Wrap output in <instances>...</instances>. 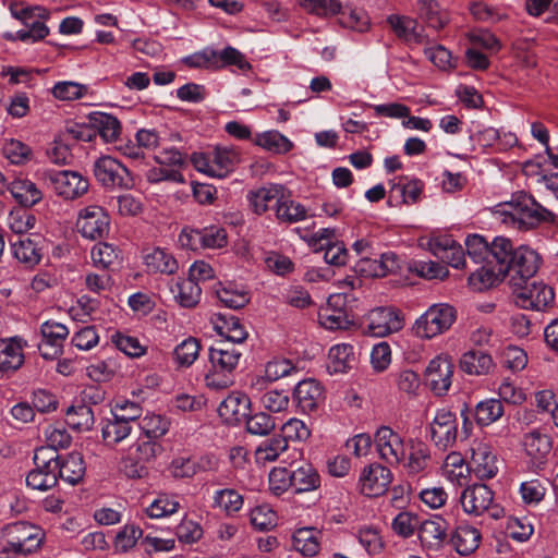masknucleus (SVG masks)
Masks as SVG:
<instances>
[{"label": "nucleus", "mask_w": 558, "mask_h": 558, "mask_svg": "<svg viewBox=\"0 0 558 558\" xmlns=\"http://www.w3.org/2000/svg\"><path fill=\"white\" fill-rule=\"evenodd\" d=\"M12 15L22 21L27 27L16 33L5 34L4 37L10 40H21L24 43H36L44 39L49 34V28L44 23L49 17V11L43 7L24 8L20 11H11Z\"/></svg>", "instance_id": "7"}, {"label": "nucleus", "mask_w": 558, "mask_h": 558, "mask_svg": "<svg viewBox=\"0 0 558 558\" xmlns=\"http://www.w3.org/2000/svg\"><path fill=\"white\" fill-rule=\"evenodd\" d=\"M495 215L504 223L512 225L522 231L534 229L543 222L554 220L551 211L525 193L517 194L510 202L499 204Z\"/></svg>", "instance_id": "2"}, {"label": "nucleus", "mask_w": 558, "mask_h": 558, "mask_svg": "<svg viewBox=\"0 0 558 558\" xmlns=\"http://www.w3.org/2000/svg\"><path fill=\"white\" fill-rule=\"evenodd\" d=\"M462 372L468 375H487L495 367L493 357L481 350H470L462 354L459 361Z\"/></svg>", "instance_id": "30"}, {"label": "nucleus", "mask_w": 558, "mask_h": 558, "mask_svg": "<svg viewBox=\"0 0 558 558\" xmlns=\"http://www.w3.org/2000/svg\"><path fill=\"white\" fill-rule=\"evenodd\" d=\"M24 362L22 339L14 337L0 341V371L14 372Z\"/></svg>", "instance_id": "33"}, {"label": "nucleus", "mask_w": 558, "mask_h": 558, "mask_svg": "<svg viewBox=\"0 0 558 558\" xmlns=\"http://www.w3.org/2000/svg\"><path fill=\"white\" fill-rule=\"evenodd\" d=\"M409 450V461L407 463L409 473L417 474L424 471L430 461L428 446L420 440H411Z\"/></svg>", "instance_id": "44"}, {"label": "nucleus", "mask_w": 558, "mask_h": 558, "mask_svg": "<svg viewBox=\"0 0 558 558\" xmlns=\"http://www.w3.org/2000/svg\"><path fill=\"white\" fill-rule=\"evenodd\" d=\"M375 442L380 458L388 463H398L404 456L402 438L389 426H381L377 429Z\"/></svg>", "instance_id": "20"}, {"label": "nucleus", "mask_w": 558, "mask_h": 558, "mask_svg": "<svg viewBox=\"0 0 558 558\" xmlns=\"http://www.w3.org/2000/svg\"><path fill=\"white\" fill-rule=\"evenodd\" d=\"M504 414V405L498 399H488L480 402L475 408V420L478 425L487 426Z\"/></svg>", "instance_id": "46"}, {"label": "nucleus", "mask_w": 558, "mask_h": 558, "mask_svg": "<svg viewBox=\"0 0 558 558\" xmlns=\"http://www.w3.org/2000/svg\"><path fill=\"white\" fill-rule=\"evenodd\" d=\"M13 198L24 207H32L43 198L41 191L37 185L27 179H15L9 185Z\"/></svg>", "instance_id": "34"}, {"label": "nucleus", "mask_w": 558, "mask_h": 558, "mask_svg": "<svg viewBox=\"0 0 558 558\" xmlns=\"http://www.w3.org/2000/svg\"><path fill=\"white\" fill-rule=\"evenodd\" d=\"M134 425L120 418L112 413V420H109L102 427V438L109 445H116L124 440L133 430Z\"/></svg>", "instance_id": "41"}, {"label": "nucleus", "mask_w": 558, "mask_h": 558, "mask_svg": "<svg viewBox=\"0 0 558 558\" xmlns=\"http://www.w3.org/2000/svg\"><path fill=\"white\" fill-rule=\"evenodd\" d=\"M43 340L38 344L40 355L52 360L62 353L63 342L69 336V329L57 322H45L40 327Z\"/></svg>", "instance_id": "18"}, {"label": "nucleus", "mask_w": 558, "mask_h": 558, "mask_svg": "<svg viewBox=\"0 0 558 558\" xmlns=\"http://www.w3.org/2000/svg\"><path fill=\"white\" fill-rule=\"evenodd\" d=\"M501 363L512 372L522 371L527 364L525 351L515 345H508L502 352Z\"/></svg>", "instance_id": "62"}, {"label": "nucleus", "mask_w": 558, "mask_h": 558, "mask_svg": "<svg viewBox=\"0 0 558 558\" xmlns=\"http://www.w3.org/2000/svg\"><path fill=\"white\" fill-rule=\"evenodd\" d=\"M143 258L149 272L171 275L178 269L177 259L160 246L147 247Z\"/></svg>", "instance_id": "26"}, {"label": "nucleus", "mask_w": 558, "mask_h": 558, "mask_svg": "<svg viewBox=\"0 0 558 558\" xmlns=\"http://www.w3.org/2000/svg\"><path fill=\"white\" fill-rule=\"evenodd\" d=\"M227 241V232L219 226H210L203 230L183 229L180 236V244H221Z\"/></svg>", "instance_id": "29"}, {"label": "nucleus", "mask_w": 558, "mask_h": 558, "mask_svg": "<svg viewBox=\"0 0 558 558\" xmlns=\"http://www.w3.org/2000/svg\"><path fill=\"white\" fill-rule=\"evenodd\" d=\"M319 323L323 327L336 330L348 328L350 320L341 310H330L329 307L323 310L319 315Z\"/></svg>", "instance_id": "64"}, {"label": "nucleus", "mask_w": 558, "mask_h": 558, "mask_svg": "<svg viewBox=\"0 0 558 558\" xmlns=\"http://www.w3.org/2000/svg\"><path fill=\"white\" fill-rule=\"evenodd\" d=\"M56 472L58 480L60 478L70 485L78 484L84 478L86 472L83 456L80 452L62 456Z\"/></svg>", "instance_id": "24"}, {"label": "nucleus", "mask_w": 558, "mask_h": 558, "mask_svg": "<svg viewBox=\"0 0 558 558\" xmlns=\"http://www.w3.org/2000/svg\"><path fill=\"white\" fill-rule=\"evenodd\" d=\"M2 542L15 548L17 553L29 555L40 547L43 533L29 523L15 522L3 529Z\"/></svg>", "instance_id": "10"}, {"label": "nucleus", "mask_w": 558, "mask_h": 558, "mask_svg": "<svg viewBox=\"0 0 558 558\" xmlns=\"http://www.w3.org/2000/svg\"><path fill=\"white\" fill-rule=\"evenodd\" d=\"M2 154L13 165H24L33 158L32 148L14 138L4 142Z\"/></svg>", "instance_id": "47"}, {"label": "nucleus", "mask_w": 558, "mask_h": 558, "mask_svg": "<svg viewBox=\"0 0 558 558\" xmlns=\"http://www.w3.org/2000/svg\"><path fill=\"white\" fill-rule=\"evenodd\" d=\"M458 435L456 414L447 409H439L430 423V438L434 444L446 450L454 445Z\"/></svg>", "instance_id": "15"}, {"label": "nucleus", "mask_w": 558, "mask_h": 558, "mask_svg": "<svg viewBox=\"0 0 558 558\" xmlns=\"http://www.w3.org/2000/svg\"><path fill=\"white\" fill-rule=\"evenodd\" d=\"M416 13L427 27L435 31L442 29L449 22L448 12L436 0H416Z\"/></svg>", "instance_id": "27"}, {"label": "nucleus", "mask_w": 558, "mask_h": 558, "mask_svg": "<svg viewBox=\"0 0 558 558\" xmlns=\"http://www.w3.org/2000/svg\"><path fill=\"white\" fill-rule=\"evenodd\" d=\"M302 456V450L293 447L292 462L289 466H281V493L291 489L293 494H301L319 487L318 473Z\"/></svg>", "instance_id": "4"}, {"label": "nucleus", "mask_w": 558, "mask_h": 558, "mask_svg": "<svg viewBox=\"0 0 558 558\" xmlns=\"http://www.w3.org/2000/svg\"><path fill=\"white\" fill-rule=\"evenodd\" d=\"M545 483H548L547 478H545L544 482L537 478L523 482L520 486V493L523 501L529 505L539 504L546 494Z\"/></svg>", "instance_id": "58"}, {"label": "nucleus", "mask_w": 558, "mask_h": 558, "mask_svg": "<svg viewBox=\"0 0 558 558\" xmlns=\"http://www.w3.org/2000/svg\"><path fill=\"white\" fill-rule=\"evenodd\" d=\"M293 377L296 385L293 389V402L303 411H312L322 396V389L314 379H303L302 368L291 360H281V379Z\"/></svg>", "instance_id": "6"}, {"label": "nucleus", "mask_w": 558, "mask_h": 558, "mask_svg": "<svg viewBox=\"0 0 558 558\" xmlns=\"http://www.w3.org/2000/svg\"><path fill=\"white\" fill-rule=\"evenodd\" d=\"M435 257L440 259L444 265L453 268L465 266V252L463 246H429Z\"/></svg>", "instance_id": "50"}, {"label": "nucleus", "mask_w": 558, "mask_h": 558, "mask_svg": "<svg viewBox=\"0 0 558 558\" xmlns=\"http://www.w3.org/2000/svg\"><path fill=\"white\" fill-rule=\"evenodd\" d=\"M310 436V430L305 424L298 418H288L281 425V440L284 442L281 446V453L288 450V444L291 441L294 445H300V441Z\"/></svg>", "instance_id": "45"}, {"label": "nucleus", "mask_w": 558, "mask_h": 558, "mask_svg": "<svg viewBox=\"0 0 558 558\" xmlns=\"http://www.w3.org/2000/svg\"><path fill=\"white\" fill-rule=\"evenodd\" d=\"M216 295L226 307L232 310L243 308L250 302V295L247 291L233 289L231 287H222L217 289Z\"/></svg>", "instance_id": "52"}, {"label": "nucleus", "mask_w": 558, "mask_h": 558, "mask_svg": "<svg viewBox=\"0 0 558 558\" xmlns=\"http://www.w3.org/2000/svg\"><path fill=\"white\" fill-rule=\"evenodd\" d=\"M169 421L159 414L144 416L137 427L144 433L147 439H158L169 430Z\"/></svg>", "instance_id": "48"}, {"label": "nucleus", "mask_w": 558, "mask_h": 558, "mask_svg": "<svg viewBox=\"0 0 558 558\" xmlns=\"http://www.w3.org/2000/svg\"><path fill=\"white\" fill-rule=\"evenodd\" d=\"M171 292L182 307L191 308L198 304L202 295L199 284L189 277L180 279L171 287Z\"/></svg>", "instance_id": "37"}, {"label": "nucleus", "mask_w": 558, "mask_h": 558, "mask_svg": "<svg viewBox=\"0 0 558 558\" xmlns=\"http://www.w3.org/2000/svg\"><path fill=\"white\" fill-rule=\"evenodd\" d=\"M518 260L511 262L509 265V270L502 269L501 264H493V265H486L474 271L469 277V284L472 287L473 290L482 292L484 290H487L489 288H493L497 286L499 282H501L506 277L509 278V280L512 277L513 271L511 270L512 265H514Z\"/></svg>", "instance_id": "21"}, {"label": "nucleus", "mask_w": 558, "mask_h": 558, "mask_svg": "<svg viewBox=\"0 0 558 558\" xmlns=\"http://www.w3.org/2000/svg\"><path fill=\"white\" fill-rule=\"evenodd\" d=\"M215 505L222 508L227 513H234L242 508L243 498L234 489H221L216 492Z\"/></svg>", "instance_id": "60"}, {"label": "nucleus", "mask_w": 558, "mask_h": 558, "mask_svg": "<svg viewBox=\"0 0 558 558\" xmlns=\"http://www.w3.org/2000/svg\"><path fill=\"white\" fill-rule=\"evenodd\" d=\"M457 319V310L447 303H438L428 307L414 323L412 330L422 339H432L450 329Z\"/></svg>", "instance_id": "5"}, {"label": "nucleus", "mask_w": 558, "mask_h": 558, "mask_svg": "<svg viewBox=\"0 0 558 558\" xmlns=\"http://www.w3.org/2000/svg\"><path fill=\"white\" fill-rule=\"evenodd\" d=\"M301 5L307 12L323 17L337 15L342 9L339 0H301Z\"/></svg>", "instance_id": "54"}, {"label": "nucleus", "mask_w": 558, "mask_h": 558, "mask_svg": "<svg viewBox=\"0 0 558 558\" xmlns=\"http://www.w3.org/2000/svg\"><path fill=\"white\" fill-rule=\"evenodd\" d=\"M121 251L119 246H93L90 257L94 266L102 269L119 264Z\"/></svg>", "instance_id": "51"}, {"label": "nucleus", "mask_w": 558, "mask_h": 558, "mask_svg": "<svg viewBox=\"0 0 558 558\" xmlns=\"http://www.w3.org/2000/svg\"><path fill=\"white\" fill-rule=\"evenodd\" d=\"M277 512L268 505L254 508L251 512V523L259 531H268L277 525Z\"/></svg>", "instance_id": "56"}, {"label": "nucleus", "mask_w": 558, "mask_h": 558, "mask_svg": "<svg viewBox=\"0 0 558 558\" xmlns=\"http://www.w3.org/2000/svg\"><path fill=\"white\" fill-rule=\"evenodd\" d=\"M460 502L463 510L469 514L481 515L488 512L494 519L504 515V509L494 504V493L485 484H474L466 487L460 497Z\"/></svg>", "instance_id": "8"}, {"label": "nucleus", "mask_w": 558, "mask_h": 558, "mask_svg": "<svg viewBox=\"0 0 558 558\" xmlns=\"http://www.w3.org/2000/svg\"><path fill=\"white\" fill-rule=\"evenodd\" d=\"M242 353L231 343L218 341L209 349L211 369L205 376V384L214 390L229 388L234 383L233 372L238 367Z\"/></svg>", "instance_id": "3"}, {"label": "nucleus", "mask_w": 558, "mask_h": 558, "mask_svg": "<svg viewBox=\"0 0 558 558\" xmlns=\"http://www.w3.org/2000/svg\"><path fill=\"white\" fill-rule=\"evenodd\" d=\"M390 470L379 463L364 468L360 476L361 493L367 497H378L386 493L391 483Z\"/></svg>", "instance_id": "17"}, {"label": "nucleus", "mask_w": 558, "mask_h": 558, "mask_svg": "<svg viewBox=\"0 0 558 558\" xmlns=\"http://www.w3.org/2000/svg\"><path fill=\"white\" fill-rule=\"evenodd\" d=\"M251 205L257 214L272 210L275 216L279 217V189L277 185L271 187H262L250 195Z\"/></svg>", "instance_id": "36"}, {"label": "nucleus", "mask_w": 558, "mask_h": 558, "mask_svg": "<svg viewBox=\"0 0 558 558\" xmlns=\"http://www.w3.org/2000/svg\"><path fill=\"white\" fill-rule=\"evenodd\" d=\"M199 349L201 345L198 340L196 338L190 337L175 347V361L181 366H190L198 356Z\"/></svg>", "instance_id": "55"}, {"label": "nucleus", "mask_w": 558, "mask_h": 558, "mask_svg": "<svg viewBox=\"0 0 558 558\" xmlns=\"http://www.w3.org/2000/svg\"><path fill=\"white\" fill-rule=\"evenodd\" d=\"M355 362L353 347L348 343L336 344L328 353L327 369L329 373H345Z\"/></svg>", "instance_id": "35"}, {"label": "nucleus", "mask_w": 558, "mask_h": 558, "mask_svg": "<svg viewBox=\"0 0 558 558\" xmlns=\"http://www.w3.org/2000/svg\"><path fill=\"white\" fill-rule=\"evenodd\" d=\"M110 219L100 206H88L80 211L76 228L85 240L102 242L109 232Z\"/></svg>", "instance_id": "11"}, {"label": "nucleus", "mask_w": 558, "mask_h": 558, "mask_svg": "<svg viewBox=\"0 0 558 558\" xmlns=\"http://www.w3.org/2000/svg\"><path fill=\"white\" fill-rule=\"evenodd\" d=\"M88 92V87L86 85L72 82V81H63L58 82L52 87V94L57 99L71 101L76 100L84 97Z\"/></svg>", "instance_id": "53"}, {"label": "nucleus", "mask_w": 558, "mask_h": 558, "mask_svg": "<svg viewBox=\"0 0 558 558\" xmlns=\"http://www.w3.org/2000/svg\"><path fill=\"white\" fill-rule=\"evenodd\" d=\"M57 469L45 466H36L28 472L26 484L28 487L37 490H48L53 488L58 483Z\"/></svg>", "instance_id": "42"}, {"label": "nucleus", "mask_w": 558, "mask_h": 558, "mask_svg": "<svg viewBox=\"0 0 558 558\" xmlns=\"http://www.w3.org/2000/svg\"><path fill=\"white\" fill-rule=\"evenodd\" d=\"M245 422L248 433L260 436L269 434L276 426L275 418L265 412L247 416Z\"/></svg>", "instance_id": "61"}, {"label": "nucleus", "mask_w": 558, "mask_h": 558, "mask_svg": "<svg viewBox=\"0 0 558 558\" xmlns=\"http://www.w3.org/2000/svg\"><path fill=\"white\" fill-rule=\"evenodd\" d=\"M94 412L90 407L81 404L66 411V424L77 432L89 430L94 425Z\"/></svg>", "instance_id": "43"}, {"label": "nucleus", "mask_w": 558, "mask_h": 558, "mask_svg": "<svg viewBox=\"0 0 558 558\" xmlns=\"http://www.w3.org/2000/svg\"><path fill=\"white\" fill-rule=\"evenodd\" d=\"M481 541V533L474 526L459 525L450 537V544L461 556H469L475 551Z\"/></svg>", "instance_id": "32"}, {"label": "nucleus", "mask_w": 558, "mask_h": 558, "mask_svg": "<svg viewBox=\"0 0 558 558\" xmlns=\"http://www.w3.org/2000/svg\"><path fill=\"white\" fill-rule=\"evenodd\" d=\"M368 325L365 333L373 337H386L403 328L404 319L399 310L393 307H377L368 314Z\"/></svg>", "instance_id": "13"}, {"label": "nucleus", "mask_w": 558, "mask_h": 558, "mask_svg": "<svg viewBox=\"0 0 558 558\" xmlns=\"http://www.w3.org/2000/svg\"><path fill=\"white\" fill-rule=\"evenodd\" d=\"M45 178L54 192L65 199H74L82 196L89 186L88 180L76 171L51 170L46 172Z\"/></svg>", "instance_id": "12"}, {"label": "nucleus", "mask_w": 558, "mask_h": 558, "mask_svg": "<svg viewBox=\"0 0 558 558\" xmlns=\"http://www.w3.org/2000/svg\"><path fill=\"white\" fill-rule=\"evenodd\" d=\"M453 362L449 355L440 354L434 357L425 371L426 383L436 396H444L451 386Z\"/></svg>", "instance_id": "14"}, {"label": "nucleus", "mask_w": 558, "mask_h": 558, "mask_svg": "<svg viewBox=\"0 0 558 558\" xmlns=\"http://www.w3.org/2000/svg\"><path fill=\"white\" fill-rule=\"evenodd\" d=\"M142 535L143 531L141 527L128 524L116 535L114 547L117 550L128 551L134 547Z\"/></svg>", "instance_id": "63"}, {"label": "nucleus", "mask_w": 558, "mask_h": 558, "mask_svg": "<svg viewBox=\"0 0 558 558\" xmlns=\"http://www.w3.org/2000/svg\"><path fill=\"white\" fill-rule=\"evenodd\" d=\"M87 120L94 129L95 136L98 134L106 143H112L118 140L121 133V123L112 114L105 112H92Z\"/></svg>", "instance_id": "28"}, {"label": "nucleus", "mask_w": 558, "mask_h": 558, "mask_svg": "<svg viewBox=\"0 0 558 558\" xmlns=\"http://www.w3.org/2000/svg\"><path fill=\"white\" fill-rule=\"evenodd\" d=\"M356 267L365 276L385 277L398 268L397 256L393 253H383L379 258L362 257Z\"/></svg>", "instance_id": "31"}, {"label": "nucleus", "mask_w": 558, "mask_h": 558, "mask_svg": "<svg viewBox=\"0 0 558 558\" xmlns=\"http://www.w3.org/2000/svg\"><path fill=\"white\" fill-rule=\"evenodd\" d=\"M421 519L417 514L410 511L400 512L392 521L393 531L402 536L410 537L415 529H418Z\"/></svg>", "instance_id": "59"}, {"label": "nucleus", "mask_w": 558, "mask_h": 558, "mask_svg": "<svg viewBox=\"0 0 558 558\" xmlns=\"http://www.w3.org/2000/svg\"><path fill=\"white\" fill-rule=\"evenodd\" d=\"M471 469L478 480H489L496 476V457L489 452L486 448H478L473 451Z\"/></svg>", "instance_id": "38"}, {"label": "nucleus", "mask_w": 558, "mask_h": 558, "mask_svg": "<svg viewBox=\"0 0 558 558\" xmlns=\"http://www.w3.org/2000/svg\"><path fill=\"white\" fill-rule=\"evenodd\" d=\"M470 12L475 20L492 24L498 23L508 17L505 9L494 7L485 2H473L470 5Z\"/></svg>", "instance_id": "49"}, {"label": "nucleus", "mask_w": 558, "mask_h": 558, "mask_svg": "<svg viewBox=\"0 0 558 558\" xmlns=\"http://www.w3.org/2000/svg\"><path fill=\"white\" fill-rule=\"evenodd\" d=\"M210 156L214 178H225L239 162V154L232 147H216Z\"/></svg>", "instance_id": "39"}, {"label": "nucleus", "mask_w": 558, "mask_h": 558, "mask_svg": "<svg viewBox=\"0 0 558 558\" xmlns=\"http://www.w3.org/2000/svg\"><path fill=\"white\" fill-rule=\"evenodd\" d=\"M94 174L106 189H131L134 184L129 169L111 156H101L94 163Z\"/></svg>", "instance_id": "9"}, {"label": "nucleus", "mask_w": 558, "mask_h": 558, "mask_svg": "<svg viewBox=\"0 0 558 558\" xmlns=\"http://www.w3.org/2000/svg\"><path fill=\"white\" fill-rule=\"evenodd\" d=\"M279 379V364L277 361L266 363L263 374L255 377L252 381V388L257 392H263L270 388H275Z\"/></svg>", "instance_id": "57"}, {"label": "nucleus", "mask_w": 558, "mask_h": 558, "mask_svg": "<svg viewBox=\"0 0 558 558\" xmlns=\"http://www.w3.org/2000/svg\"><path fill=\"white\" fill-rule=\"evenodd\" d=\"M320 531L312 527H302L292 535L293 547L307 557L315 556L319 550L318 536Z\"/></svg>", "instance_id": "40"}, {"label": "nucleus", "mask_w": 558, "mask_h": 558, "mask_svg": "<svg viewBox=\"0 0 558 558\" xmlns=\"http://www.w3.org/2000/svg\"><path fill=\"white\" fill-rule=\"evenodd\" d=\"M468 255L474 263L486 265L501 264L504 271L509 270L511 262L519 256V246H466Z\"/></svg>", "instance_id": "16"}, {"label": "nucleus", "mask_w": 558, "mask_h": 558, "mask_svg": "<svg viewBox=\"0 0 558 558\" xmlns=\"http://www.w3.org/2000/svg\"><path fill=\"white\" fill-rule=\"evenodd\" d=\"M517 263L510 287L513 290L514 303L525 310L542 311L554 302V289L539 281H531L537 272L542 257L530 246H519Z\"/></svg>", "instance_id": "1"}, {"label": "nucleus", "mask_w": 558, "mask_h": 558, "mask_svg": "<svg viewBox=\"0 0 558 558\" xmlns=\"http://www.w3.org/2000/svg\"><path fill=\"white\" fill-rule=\"evenodd\" d=\"M218 414L228 425H239L251 411V399L242 392H231L218 407Z\"/></svg>", "instance_id": "19"}, {"label": "nucleus", "mask_w": 558, "mask_h": 558, "mask_svg": "<svg viewBox=\"0 0 558 558\" xmlns=\"http://www.w3.org/2000/svg\"><path fill=\"white\" fill-rule=\"evenodd\" d=\"M523 447L532 465L541 469L551 450V440L547 435L533 430L524 436Z\"/></svg>", "instance_id": "23"}, {"label": "nucleus", "mask_w": 558, "mask_h": 558, "mask_svg": "<svg viewBox=\"0 0 558 558\" xmlns=\"http://www.w3.org/2000/svg\"><path fill=\"white\" fill-rule=\"evenodd\" d=\"M448 523L441 517L420 521L418 538L428 548H439L447 535Z\"/></svg>", "instance_id": "25"}, {"label": "nucleus", "mask_w": 558, "mask_h": 558, "mask_svg": "<svg viewBox=\"0 0 558 558\" xmlns=\"http://www.w3.org/2000/svg\"><path fill=\"white\" fill-rule=\"evenodd\" d=\"M211 323L217 333L226 339L225 342L242 343L248 337L247 331L236 316L218 313L213 316Z\"/></svg>", "instance_id": "22"}]
</instances>
